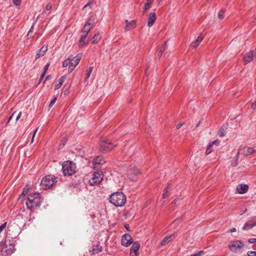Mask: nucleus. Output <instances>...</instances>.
<instances>
[{
  "mask_svg": "<svg viewBox=\"0 0 256 256\" xmlns=\"http://www.w3.org/2000/svg\"><path fill=\"white\" fill-rule=\"evenodd\" d=\"M43 198L40 193L30 194L27 198L26 206L27 208L31 210H35L41 205Z\"/></svg>",
  "mask_w": 256,
  "mask_h": 256,
  "instance_id": "obj_1",
  "label": "nucleus"
},
{
  "mask_svg": "<svg viewBox=\"0 0 256 256\" xmlns=\"http://www.w3.org/2000/svg\"><path fill=\"white\" fill-rule=\"evenodd\" d=\"M109 201L114 206L120 207L125 204L126 196L122 192H116L110 195Z\"/></svg>",
  "mask_w": 256,
  "mask_h": 256,
  "instance_id": "obj_2",
  "label": "nucleus"
},
{
  "mask_svg": "<svg viewBox=\"0 0 256 256\" xmlns=\"http://www.w3.org/2000/svg\"><path fill=\"white\" fill-rule=\"evenodd\" d=\"M76 166L74 163L72 161L67 160L62 164V170L64 176H72L76 173Z\"/></svg>",
  "mask_w": 256,
  "mask_h": 256,
  "instance_id": "obj_3",
  "label": "nucleus"
},
{
  "mask_svg": "<svg viewBox=\"0 0 256 256\" xmlns=\"http://www.w3.org/2000/svg\"><path fill=\"white\" fill-rule=\"evenodd\" d=\"M116 146V144L112 143L106 138L103 137L100 138V150L102 153H106L110 151Z\"/></svg>",
  "mask_w": 256,
  "mask_h": 256,
  "instance_id": "obj_4",
  "label": "nucleus"
},
{
  "mask_svg": "<svg viewBox=\"0 0 256 256\" xmlns=\"http://www.w3.org/2000/svg\"><path fill=\"white\" fill-rule=\"evenodd\" d=\"M56 182V178L54 176L48 175L42 178L41 186L44 189L47 190L52 188Z\"/></svg>",
  "mask_w": 256,
  "mask_h": 256,
  "instance_id": "obj_5",
  "label": "nucleus"
},
{
  "mask_svg": "<svg viewBox=\"0 0 256 256\" xmlns=\"http://www.w3.org/2000/svg\"><path fill=\"white\" fill-rule=\"evenodd\" d=\"M244 246V244L241 240H236L230 242L228 244V248L230 251L237 253Z\"/></svg>",
  "mask_w": 256,
  "mask_h": 256,
  "instance_id": "obj_6",
  "label": "nucleus"
},
{
  "mask_svg": "<svg viewBox=\"0 0 256 256\" xmlns=\"http://www.w3.org/2000/svg\"><path fill=\"white\" fill-rule=\"evenodd\" d=\"M103 178V172L102 171H98L92 174V177L89 180V183L91 186H97L102 180Z\"/></svg>",
  "mask_w": 256,
  "mask_h": 256,
  "instance_id": "obj_7",
  "label": "nucleus"
},
{
  "mask_svg": "<svg viewBox=\"0 0 256 256\" xmlns=\"http://www.w3.org/2000/svg\"><path fill=\"white\" fill-rule=\"evenodd\" d=\"M128 177L132 181L136 180V176L140 174V172L135 166L129 168L127 171Z\"/></svg>",
  "mask_w": 256,
  "mask_h": 256,
  "instance_id": "obj_8",
  "label": "nucleus"
},
{
  "mask_svg": "<svg viewBox=\"0 0 256 256\" xmlns=\"http://www.w3.org/2000/svg\"><path fill=\"white\" fill-rule=\"evenodd\" d=\"M254 58H256V48L254 50H250L248 52L246 53L243 58V60L246 64L252 62Z\"/></svg>",
  "mask_w": 256,
  "mask_h": 256,
  "instance_id": "obj_9",
  "label": "nucleus"
},
{
  "mask_svg": "<svg viewBox=\"0 0 256 256\" xmlns=\"http://www.w3.org/2000/svg\"><path fill=\"white\" fill-rule=\"evenodd\" d=\"M134 240L130 234H125L122 237L121 243L122 246H130Z\"/></svg>",
  "mask_w": 256,
  "mask_h": 256,
  "instance_id": "obj_10",
  "label": "nucleus"
},
{
  "mask_svg": "<svg viewBox=\"0 0 256 256\" xmlns=\"http://www.w3.org/2000/svg\"><path fill=\"white\" fill-rule=\"evenodd\" d=\"M14 247V244L10 243L7 244V243L6 242L2 247V252L3 253L6 252L8 255L11 254L13 252Z\"/></svg>",
  "mask_w": 256,
  "mask_h": 256,
  "instance_id": "obj_11",
  "label": "nucleus"
},
{
  "mask_svg": "<svg viewBox=\"0 0 256 256\" xmlns=\"http://www.w3.org/2000/svg\"><path fill=\"white\" fill-rule=\"evenodd\" d=\"M255 226H256V216L252 218L250 220L246 222L242 229L244 230H250Z\"/></svg>",
  "mask_w": 256,
  "mask_h": 256,
  "instance_id": "obj_12",
  "label": "nucleus"
},
{
  "mask_svg": "<svg viewBox=\"0 0 256 256\" xmlns=\"http://www.w3.org/2000/svg\"><path fill=\"white\" fill-rule=\"evenodd\" d=\"M92 16L89 17L88 21L86 22L82 30V32L84 35L88 36V34L91 29V23L90 21L92 20Z\"/></svg>",
  "mask_w": 256,
  "mask_h": 256,
  "instance_id": "obj_13",
  "label": "nucleus"
},
{
  "mask_svg": "<svg viewBox=\"0 0 256 256\" xmlns=\"http://www.w3.org/2000/svg\"><path fill=\"white\" fill-rule=\"evenodd\" d=\"M240 151H241V153L244 156H248L254 152H255V150L252 147L241 146L239 150V152Z\"/></svg>",
  "mask_w": 256,
  "mask_h": 256,
  "instance_id": "obj_14",
  "label": "nucleus"
},
{
  "mask_svg": "<svg viewBox=\"0 0 256 256\" xmlns=\"http://www.w3.org/2000/svg\"><path fill=\"white\" fill-rule=\"evenodd\" d=\"M104 160L102 159L100 157L98 156L94 160L92 163V168H99L100 166L104 163Z\"/></svg>",
  "mask_w": 256,
  "mask_h": 256,
  "instance_id": "obj_15",
  "label": "nucleus"
},
{
  "mask_svg": "<svg viewBox=\"0 0 256 256\" xmlns=\"http://www.w3.org/2000/svg\"><path fill=\"white\" fill-rule=\"evenodd\" d=\"M156 20V14L154 12H150L148 18V26L152 27Z\"/></svg>",
  "mask_w": 256,
  "mask_h": 256,
  "instance_id": "obj_16",
  "label": "nucleus"
},
{
  "mask_svg": "<svg viewBox=\"0 0 256 256\" xmlns=\"http://www.w3.org/2000/svg\"><path fill=\"white\" fill-rule=\"evenodd\" d=\"M248 190V186L245 184H238L236 188V190L238 194H244Z\"/></svg>",
  "mask_w": 256,
  "mask_h": 256,
  "instance_id": "obj_17",
  "label": "nucleus"
},
{
  "mask_svg": "<svg viewBox=\"0 0 256 256\" xmlns=\"http://www.w3.org/2000/svg\"><path fill=\"white\" fill-rule=\"evenodd\" d=\"M176 236L175 234H172L171 235H168L166 236L161 242L160 244L162 246L166 245L170 242Z\"/></svg>",
  "mask_w": 256,
  "mask_h": 256,
  "instance_id": "obj_18",
  "label": "nucleus"
},
{
  "mask_svg": "<svg viewBox=\"0 0 256 256\" xmlns=\"http://www.w3.org/2000/svg\"><path fill=\"white\" fill-rule=\"evenodd\" d=\"M102 246H100L99 244H97L92 246V250H90V252L91 254H96L102 252Z\"/></svg>",
  "mask_w": 256,
  "mask_h": 256,
  "instance_id": "obj_19",
  "label": "nucleus"
},
{
  "mask_svg": "<svg viewBox=\"0 0 256 256\" xmlns=\"http://www.w3.org/2000/svg\"><path fill=\"white\" fill-rule=\"evenodd\" d=\"M125 22L126 23V26L125 28L126 31H128L134 28L136 26V22L135 20L128 22V20H125Z\"/></svg>",
  "mask_w": 256,
  "mask_h": 256,
  "instance_id": "obj_20",
  "label": "nucleus"
},
{
  "mask_svg": "<svg viewBox=\"0 0 256 256\" xmlns=\"http://www.w3.org/2000/svg\"><path fill=\"white\" fill-rule=\"evenodd\" d=\"M203 39L204 36H202V34H200L197 38L196 40L194 42H192L190 46L193 48H196L199 46L200 42Z\"/></svg>",
  "mask_w": 256,
  "mask_h": 256,
  "instance_id": "obj_21",
  "label": "nucleus"
},
{
  "mask_svg": "<svg viewBox=\"0 0 256 256\" xmlns=\"http://www.w3.org/2000/svg\"><path fill=\"white\" fill-rule=\"evenodd\" d=\"M71 58H72V60L71 63L72 64H74L76 66L80 62V60L82 58V54H78L75 56H71Z\"/></svg>",
  "mask_w": 256,
  "mask_h": 256,
  "instance_id": "obj_22",
  "label": "nucleus"
},
{
  "mask_svg": "<svg viewBox=\"0 0 256 256\" xmlns=\"http://www.w3.org/2000/svg\"><path fill=\"white\" fill-rule=\"evenodd\" d=\"M48 50L47 46H42L40 50L37 52V54L36 55V60L38 59L39 58H40L41 56H42Z\"/></svg>",
  "mask_w": 256,
  "mask_h": 256,
  "instance_id": "obj_23",
  "label": "nucleus"
},
{
  "mask_svg": "<svg viewBox=\"0 0 256 256\" xmlns=\"http://www.w3.org/2000/svg\"><path fill=\"white\" fill-rule=\"evenodd\" d=\"M154 1V0H146V2L144 4V7L143 10V14H144L147 10H148L151 8Z\"/></svg>",
  "mask_w": 256,
  "mask_h": 256,
  "instance_id": "obj_24",
  "label": "nucleus"
},
{
  "mask_svg": "<svg viewBox=\"0 0 256 256\" xmlns=\"http://www.w3.org/2000/svg\"><path fill=\"white\" fill-rule=\"evenodd\" d=\"M87 37L84 34L82 35L78 42V46H84L86 44H87L88 42V40H87L86 42V38Z\"/></svg>",
  "mask_w": 256,
  "mask_h": 256,
  "instance_id": "obj_25",
  "label": "nucleus"
},
{
  "mask_svg": "<svg viewBox=\"0 0 256 256\" xmlns=\"http://www.w3.org/2000/svg\"><path fill=\"white\" fill-rule=\"evenodd\" d=\"M132 246L130 248V250L138 252V250L140 248V244L138 242H132Z\"/></svg>",
  "mask_w": 256,
  "mask_h": 256,
  "instance_id": "obj_26",
  "label": "nucleus"
},
{
  "mask_svg": "<svg viewBox=\"0 0 256 256\" xmlns=\"http://www.w3.org/2000/svg\"><path fill=\"white\" fill-rule=\"evenodd\" d=\"M66 78V76H65L60 77L58 80V83L55 86L54 89L58 90L60 88L62 84H63V82H64Z\"/></svg>",
  "mask_w": 256,
  "mask_h": 256,
  "instance_id": "obj_27",
  "label": "nucleus"
},
{
  "mask_svg": "<svg viewBox=\"0 0 256 256\" xmlns=\"http://www.w3.org/2000/svg\"><path fill=\"white\" fill-rule=\"evenodd\" d=\"M101 39V36L98 34H94V36L92 37V44H96L99 42V41Z\"/></svg>",
  "mask_w": 256,
  "mask_h": 256,
  "instance_id": "obj_28",
  "label": "nucleus"
},
{
  "mask_svg": "<svg viewBox=\"0 0 256 256\" xmlns=\"http://www.w3.org/2000/svg\"><path fill=\"white\" fill-rule=\"evenodd\" d=\"M226 127L224 126H222L218 132V135L220 137L224 136L226 134Z\"/></svg>",
  "mask_w": 256,
  "mask_h": 256,
  "instance_id": "obj_29",
  "label": "nucleus"
},
{
  "mask_svg": "<svg viewBox=\"0 0 256 256\" xmlns=\"http://www.w3.org/2000/svg\"><path fill=\"white\" fill-rule=\"evenodd\" d=\"M30 190V186L28 185L26 186L24 188L22 193L20 196V198H23L28 192Z\"/></svg>",
  "mask_w": 256,
  "mask_h": 256,
  "instance_id": "obj_30",
  "label": "nucleus"
},
{
  "mask_svg": "<svg viewBox=\"0 0 256 256\" xmlns=\"http://www.w3.org/2000/svg\"><path fill=\"white\" fill-rule=\"evenodd\" d=\"M71 56H72V55L70 56L68 58L64 60V62L62 63L63 67H66L71 64L72 61Z\"/></svg>",
  "mask_w": 256,
  "mask_h": 256,
  "instance_id": "obj_31",
  "label": "nucleus"
},
{
  "mask_svg": "<svg viewBox=\"0 0 256 256\" xmlns=\"http://www.w3.org/2000/svg\"><path fill=\"white\" fill-rule=\"evenodd\" d=\"M170 188V184H168L166 187L164 188L162 194L163 198H166L169 196L168 189Z\"/></svg>",
  "mask_w": 256,
  "mask_h": 256,
  "instance_id": "obj_32",
  "label": "nucleus"
},
{
  "mask_svg": "<svg viewBox=\"0 0 256 256\" xmlns=\"http://www.w3.org/2000/svg\"><path fill=\"white\" fill-rule=\"evenodd\" d=\"M240 152H238L237 153V155L236 156L235 159L232 162L231 165L232 166H236L238 165V155L240 154Z\"/></svg>",
  "mask_w": 256,
  "mask_h": 256,
  "instance_id": "obj_33",
  "label": "nucleus"
},
{
  "mask_svg": "<svg viewBox=\"0 0 256 256\" xmlns=\"http://www.w3.org/2000/svg\"><path fill=\"white\" fill-rule=\"evenodd\" d=\"M93 70V67H89L86 72V76L85 78V81H86L90 76V74Z\"/></svg>",
  "mask_w": 256,
  "mask_h": 256,
  "instance_id": "obj_34",
  "label": "nucleus"
},
{
  "mask_svg": "<svg viewBox=\"0 0 256 256\" xmlns=\"http://www.w3.org/2000/svg\"><path fill=\"white\" fill-rule=\"evenodd\" d=\"M225 12V10H222L218 14V18L220 20H222L224 18V14Z\"/></svg>",
  "mask_w": 256,
  "mask_h": 256,
  "instance_id": "obj_35",
  "label": "nucleus"
},
{
  "mask_svg": "<svg viewBox=\"0 0 256 256\" xmlns=\"http://www.w3.org/2000/svg\"><path fill=\"white\" fill-rule=\"evenodd\" d=\"M212 146L209 143L208 145V146L206 148V154H208L212 152Z\"/></svg>",
  "mask_w": 256,
  "mask_h": 256,
  "instance_id": "obj_36",
  "label": "nucleus"
},
{
  "mask_svg": "<svg viewBox=\"0 0 256 256\" xmlns=\"http://www.w3.org/2000/svg\"><path fill=\"white\" fill-rule=\"evenodd\" d=\"M166 50V42L160 48L159 52L162 53Z\"/></svg>",
  "mask_w": 256,
  "mask_h": 256,
  "instance_id": "obj_37",
  "label": "nucleus"
},
{
  "mask_svg": "<svg viewBox=\"0 0 256 256\" xmlns=\"http://www.w3.org/2000/svg\"><path fill=\"white\" fill-rule=\"evenodd\" d=\"M204 253V250H200L198 252L191 254L190 256H201Z\"/></svg>",
  "mask_w": 256,
  "mask_h": 256,
  "instance_id": "obj_38",
  "label": "nucleus"
},
{
  "mask_svg": "<svg viewBox=\"0 0 256 256\" xmlns=\"http://www.w3.org/2000/svg\"><path fill=\"white\" fill-rule=\"evenodd\" d=\"M75 67H76V66L71 63L68 66V71H70V72H72L74 69Z\"/></svg>",
  "mask_w": 256,
  "mask_h": 256,
  "instance_id": "obj_39",
  "label": "nucleus"
},
{
  "mask_svg": "<svg viewBox=\"0 0 256 256\" xmlns=\"http://www.w3.org/2000/svg\"><path fill=\"white\" fill-rule=\"evenodd\" d=\"M248 256H256V252L254 251H248L247 252Z\"/></svg>",
  "mask_w": 256,
  "mask_h": 256,
  "instance_id": "obj_40",
  "label": "nucleus"
},
{
  "mask_svg": "<svg viewBox=\"0 0 256 256\" xmlns=\"http://www.w3.org/2000/svg\"><path fill=\"white\" fill-rule=\"evenodd\" d=\"M6 225L7 222H6L0 226V233L6 228Z\"/></svg>",
  "mask_w": 256,
  "mask_h": 256,
  "instance_id": "obj_41",
  "label": "nucleus"
},
{
  "mask_svg": "<svg viewBox=\"0 0 256 256\" xmlns=\"http://www.w3.org/2000/svg\"><path fill=\"white\" fill-rule=\"evenodd\" d=\"M12 2L14 5L18 6L21 4V0H12Z\"/></svg>",
  "mask_w": 256,
  "mask_h": 256,
  "instance_id": "obj_42",
  "label": "nucleus"
},
{
  "mask_svg": "<svg viewBox=\"0 0 256 256\" xmlns=\"http://www.w3.org/2000/svg\"><path fill=\"white\" fill-rule=\"evenodd\" d=\"M130 256H138V252H136L132 250H130Z\"/></svg>",
  "mask_w": 256,
  "mask_h": 256,
  "instance_id": "obj_43",
  "label": "nucleus"
},
{
  "mask_svg": "<svg viewBox=\"0 0 256 256\" xmlns=\"http://www.w3.org/2000/svg\"><path fill=\"white\" fill-rule=\"evenodd\" d=\"M50 66V64H47L44 66V72L42 73H44V74H46L48 71V67Z\"/></svg>",
  "mask_w": 256,
  "mask_h": 256,
  "instance_id": "obj_44",
  "label": "nucleus"
},
{
  "mask_svg": "<svg viewBox=\"0 0 256 256\" xmlns=\"http://www.w3.org/2000/svg\"><path fill=\"white\" fill-rule=\"evenodd\" d=\"M56 98H54L50 102V107H51L54 104V103L56 102Z\"/></svg>",
  "mask_w": 256,
  "mask_h": 256,
  "instance_id": "obj_45",
  "label": "nucleus"
},
{
  "mask_svg": "<svg viewBox=\"0 0 256 256\" xmlns=\"http://www.w3.org/2000/svg\"><path fill=\"white\" fill-rule=\"evenodd\" d=\"M210 144L212 146L214 145V144H216V145H218L219 144H220V141L218 140H214L212 142H210Z\"/></svg>",
  "mask_w": 256,
  "mask_h": 256,
  "instance_id": "obj_46",
  "label": "nucleus"
},
{
  "mask_svg": "<svg viewBox=\"0 0 256 256\" xmlns=\"http://www.w3.org/2000/svg\"><path fill=\"white\" fill-rule=\"evenodd\" d=\"M52 4L50 3H48L46 6H45V9L47 10H50L52 8Z\"/></svg>",
  "mask_w": 256,
  "mask_h": 256,
  "instance_id": "obj_47",
  "label": "nucleus"
},
{
  "mask_svg": "<svg viewBox=\"0 0 256 256\" xmlns=\"http://www.w3.org/2000/svg\"><path fill=\"white\" fill-rule=\"evenodd\" d=\"M248 242L250 243H251V244H256V238H250V239L248 240Z\"/></svg>",
  "mask_w": 256,
  "mask_h": 256,
  "instance_id": "obj_48",
  "label": "nucleus"
},
{
  "mask_svg": "<svg viewBox=\"0 0 256 256\" xmlns=\"http://www.w3.org/2000/svg\"><path fill=\"white\" fill-rule=\"evenodd\" d=\"M16 114V112H13L11 116H10V118H8V122H7V124L8 123L10 122V121L12 119V118Z\"/></svg>",
  "mask_w": 256,
  "mask_h": 256,
  "instance_id": "obj_49",
  "label": "nucleus"
},
{
  "mask_svg": "<svg viewBox=\"0 0 256 256\" xmlns=\"http://www.w3.org/2000/svg\"><path fill=\"white\" fill-rule=\"evenodd\" d=\"M16 114V112H13L11 116H10V118H8V122H7V124L8 123L10 122V121L12 119V118Z\"/></svg>",
  "mask_w": 256,
  "mask_h": 256,
  "instance_id": "obj_50",
  "label": "nucleus"
},
{
  "mask_svg": "<svg viewBox=\"0 0 256 256\" xmlns=\"http://www.w3.org/2000/svg\"><path fill=\"white\" fill-rule=\"evenodd\" d=\"M184 124V122H179L176 126V129H179Z\"/></svg>",
  "mask_w": 256,
  "mask_h": 256,
  "instance_id": "obj_51",
  "label": "nucleus"
},
{
  "mask_svg": "<svg viewBox=\"0 0 256 256\" xmlns=\"http://www.w3.org/2000/svg\"><path fill=\"white\" fill-rule=\"evenodd\" d=\"M45 74H44V73L42 74H41V76H40V80H39L38 84L40 83V82L42 80L43 78H44Z\"/></svg>",
  "mask_w": 256,
  "mask_h": 256,
  "instance_id": "obj_52",
  "label": "nucleus"
},
{
  "mask_svg": "<svg viewBox=\"0 0 256 256\" xmlns=\"http://www.w3.org/2000/svg\"><path fill=\"white\" fill-rule=\"evenodd\" d=\"M38 130V128L36 129V130H34V132L33 134V135H32V142H33L34 138Z\"/></svg>",
  "mask_w": 256,
  "mask_h": 256,
  "instance_id": "obj_53",
  "label": "nucleus"
},
{
  "mask_svg": "<svg viewBox=\"0 0 256 256\" xmlns=\"http://www.w3.org/2000/svg\"><path fill=\"white\" fill-rule=\"evenodd\" d=\"M67 140L66 139L62 140L61 142V144L60 146H64Z\"/></svg>",
  "mask_w": 256,
  "mask_h": 256,
  "instance_id": "obj_54",
  "label": "nucleus"
},
{
  "mask_svg": "<svg viewBox=\"0 0 256 256\" xmlns=\"http://www.w3.org/2000/svg\"><path fill=\"white\" fill-rule=\"evenodd\" d=\"M251 108L252 110H256V101H255L252 104Z\"/></svg>",
  "mask_w": 256,
  "mask_h": 256,
  "instance_id": "obj_55",
  "label": "nucleus"
},
{
  "mask_svg": "<svg viewBox=\"0 0 256 256\" xmlns=\"http://www.w3.org/2000/svg\"><path fill=\"white\" fill-rule=\"evenodd\" d=\"M33 30H34V25H32L30 30H29L28 31V36H29V34H30V33H32L33 32Z\"/></svg>",
  "mask_w": 256,
  "mask_h": 256,
  "instance_id": "obj_56",
  "label": "nucleus"
},
{
  "mask_svg": "<svg viewBox=\"0 0 256 256\" xmlns=\"http://www.w3.org/2000/svg\"><path fill=\"white\" fill-rule=\"evenodd\" d=\"M21 114H22V112H19V114L17 115V116H16V121H17V120H18L20 118V116H21Z\"/></svg>",
  "mask_w": 256,
  "mask_h": 256,
  "instance_id": "obj_57",
  "label": "nucleus"
},
{
  "mask_svg": "<svg viewBox=\"0 0 256 256\" xmlns=\"http://www.w3.org/2000/svg\"><path fill=\"white\" fill-rule=\"evenodd\" d=\"M92 4V2H88L87 4H86L84 6V8H85L89 6H90Z\"/></svg>",
  "mask_w": 256,
  "mask_h": 256,
  "instance_id": "obj_58",
  "label": "nucleus"
},
{
  "mask_svg": "<svg viewBox=\"0 0 256 256\" xmlns=\"http://www.w3.org/2000/svg\"><path fill=\"white\" fill-rule=\"evenodd\" d=\"M236 231V230L235 228H232L229 230V232H233Z\"/></svg>",
  "mask_w": 256,
  "mask_h": 256,
  "instance_id": "obj_59",
  "label": "nucleus"
},
{
  "mask_svg": "<svg viewBox=\"0 0 256 256\" xmlns=\"http://www.w3.org/2000/svg\"><path fill=\"white\" fill-rule=\"evenodd\" d=\"M174 203L175 204H178L179 203H178V200H174Z\"/></svg>",
  "mask_w": 256,
  "mask_h": 256,
  "instance_id": "obj_60",
  "label": "nucleus"
},
{
  "mask_svg": "<svg viewBox=\"0 0 256 256\" xmlns=\"http://www.w3.org/2000/svg\"><path fill=\"white\" fill-rule=\"evenodd\" d=\"M180 220H181V218H178V219H176V220H175V222H175L178 223V222H180Z\"/></svg>",
  "mask_w": 256,
  "mask_h": 256,
  "instance_id": "obj_61",
  "label": "nucleus"
},
{
  "mask_svg": "<svg viewBox=\"0 0 256 256\" xmlns=\"http://www.w3.org/2000/svg\"><path fill=\"white\" fill-rule=\"evenodd\" d=\"M50 78V76H48L46 78L45 81H46V80H49Z\"/></svg>",
  "mask_w": 256,
  "mask_h": 256,
  "instance_id": "obj_62",
  "label": "nucleus"
},
{
  "mask_svg": "<svg viewBox=\"0 0 256 256\" xmlns=\"http://www.w3.org/2000/svg\"><path fill=\"white\" fill-rule=\"evenodd\" d=\"M200 122H201V121H200V122H198V124H196V128H198V127L200 126Z\"/></svg>",
  "mask_w": 256,
  "mask_h": 256,
  "instance_id": "obj_63",
  "label": "nucleus"
},
{
  "mask_svg": "<svg viewBox=\"0 0 256 256\" xmlns=\"http://www.w3.org/2000/svg\"><path fill=\"white\" fill-rule=\"evenodd\" d=\"M162 53H160V54H158L159 58H160L162 56Z\"/></svg>",
  "mask_w": 256,
  "mask_h": 256,
  "instance_id": "obj_64",
  "label": "nucleus"
}]
</instances>
